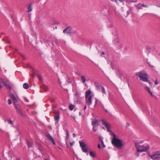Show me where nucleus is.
<instances>
[{
    "label": "nucleus",
    "instance_id": "f257e3e1",
    "mask_svg": "<svg viewBox=\"0 0 160 160\" xmlns=\"http://www.w3.org/2000/svg\"><path fill=\"white\" fill-rule=\"evenodd\" d=\"M113 138L112 140V143L115 147L118 148H121L123 146L122 141L116 137L115 135L113 133Z\"/></svg>",
    "mask_w": 160,
    "mask_h": 160
},
{
    "label": "nucleus",
    "instance_id": "f03ea898",
    "mask_svg": "<svg viewBox=\"0 0 160 160\" xmlns=\"http://www.w3.org/2000/svg\"><path fill=\"white\" fill-rule=\"evenodd\" d=\"M91 92L90 90L86 91L85 93L86 102L88 105H90L92 102V96L91 94Z\"/></svg>",
    "mask_w": 160,
    "mask_h": 160
},
{
    "label": "nucleus",
    "instance_id": "7ed1b4c3",
    "mask_svg": "<svg viewBox=\"0 0 160 160\" xmlns=\"http://www.w3.org/2000/svg\"><path fill=\"white\" fill-rule=\"evenodd\" d=\"M136 75L138 76L141 80L145 82L148 81V75L147 73L143 71H140L137 72Z\"/></svg>",
    "mask_w": 160,
    "mask_h": 160
},
{
    "label": "nucleus",
    "instance_id": "20e7f679",
    "mask_svg": "<svg viewBox=\"0 0 160 160\" xmlns=\"http://www.w3.org/2000/svg\"><path fill=\"white\" fill-rule=\"evenodd\" d=\"M136 147L138 153L145 152L149 148V146L148 145L140 146L138 144H136Z\"/></svg>",
    "mask_w": 160,
    "mask_h": 160
},
{
    "label": "nucleus",
    "instance_id": "39448f33",
    "mask_svg": "<svg viewBox=\"0 0 160 160\" xmlns=\"http://www.w3.org/2000/svg\"><path fill=\"white\" fill-rule=\"evenodd\" d=\"M149 157H150L153 160H158L160 159V151L155 152L153 154L149 155Z\"/></svg>",
    "mask_w": 160,
    "mask_h": 160
},
{
    "label": "nucleus",
    "instance_id": "423d86ee",
    "mask_svg": "<svg viewBox=\"0 0 160 160\" xmlns=\"http://www.w3.org/2000/svg\"><path fill=\"white\" fill-rule=\"evenodd\" d=\"M80 146L82 148V149L83 152L86 153L88 151V147L85 144L82 142L79 141Z\"/></svg>",
    "mask_w": 160,
    "mask_h": 160
},
{
    "label": "nucleus",
    "instance_id": "0eeeda50",
    "mask_svg": "<svg viewBox=\"0 0 160 160\" xmlns=\"http://www.w3.org/2000/svg\"><path fill=\"white\" fill-rule=\"evenodd\" d=\"M97 89L100 91L102 92V93L106 94L105 89L103 87L100 85H98L96 87Z\"/></svg>",
    "mask_w": 160,
    "mask_h": 160
},
{
    "label": "nucleus",
    "instance_id": "6e6552de",
    "mask_svg": "<svg viewBox=\"0 0 160 160\" xmlns=\"http://www.w3.org/2000/svg\"><path fill=\"white\" fill-rule=\"evenodd\" d=\"M15 108L16 110V112L17 113L19 114L21 116H23V114L22 112L17 105H15Z\"/></svg>",
    "mask_w": 160,
    "mask_h": 160
},
{
    "label": "nucleus",
    "instance_id": "1a4fd4ad",
    "mask_svg": "<svg viewBox=\"0 0 160 160\" xmlns=\"http://www.w3.org/2000/svg\"><path fill=\"white\" fill-rule=\"evenodd\" d=\"M102 124H103L107 128V130L108 132H111L110 130V126L108 123L105 121L102 120Z\"/></svg>",
    "mask_w": 160,
    "mask_h": 160
},
{
    "label": "nucleus",
    "instance_id": "9d476101",
    "mask_svg": "<svg viewBox=\"0 0 160 160\" xmlns=\"http://www.w3.org/2000/svg\"><path fill=\"white\" fill-rule=\"evenodd\" d=\"M71 30L72 28L71 27H68L64 29L63 30V32L64 33H66L67 34H68L71 33Z\"/></svg>",
    "mask_w": 160,
    "mask_h": 160
},
{
    "label": "nucleus",
    "instance_id": "9b49d317",
    "mask_svg": "<svg viewBox=\"0 0 160 160\" xmlns=\"http://www.w3.org/2000/svg\"><path fill=\"white\" fill-rule=\"evenodd\" d=\"M55 120V124H57L58 122L59 119V114L58 112H57L54 115Z\"/></svg>",
    "mask_w": 160,
    "mask_h": 160
},
{
    "label": "nucleus",
    "instance_id": "f8f14e48",
    "mask_svg": "<svg viewBox=\"0 0 160 160\" xmlns=\"http://www.w3.org/2000/svg\"><path fill=\"white\" fill-rule=\"evenodd\" d=\"M41 88L43 90L41 92H45L47 91L48 90V87L45 85L43 84L41 87Z\"/></svg>",
    "mask_w": 160,
    "mask_h": 160
},
{
    "label": "nucleus",
    "instance_id": "ddd939ff",
    "mask_svg": "<svg viewBox=\"0 0 160 160\" xmlns=\"http://www.w3.org/2000/svg\"><path fill=\"white\" fill-rule=\"evenodd\" d=\"M0 81H2V82H3L5 85L8 88L10 89H11V87L9 85V83H8V81H7L5 82L4 81V80L2 79H0Z\"/></svg>",
    "mask_w": 160,
    "mask_h": 160
},
{
    "label": "nucleus",
    "instance_id": "4468645a",
    "mask_svg": "<svg viewBox=\"0 0 160 160\" xmlns=\"http://www.w3.org/2000/svg\"><path fill=\"white\" fill-rule=\"evenodd\" d=\"M145 90H147L148 92L152 96H153V94H152V92L151 91L150 88H149L147 86H146L145 87Z\"/></svg>",
    "mask_w": 160,
    "mask_h": 160
},
{
    "label": "nucleus",
    "instance_id": "2eb2a0df",
    "mask_svg": "<svg viewBox=\"0 0 160 160\" xmlns=\"http://www.w3.org/2000/svg\"><path fill=\"white\" fill-rule=\"evenodd\" d=\"M32 4L31 3L28 6V10L27 11L28 12H31L32 10Z\"/></svg>",
    "mask_w": 160,
    "mask_h": 160
},
{
    "label": "nucleus",
    "instance_id": "dca6fc26",
    "mask_svg": "<svg viewBox=\"0 0 160 160\" xmlns=\"http://www.w3.org/2000/svg\"><path fill=\"white\" fill-rule=\"evenodd\" d=\"M81 78L82 82L83 83H85L86 81V79L85 77L83 75H82L81 76Z\"/></svg>",
    "mask_w": 160,
    "mask_h": 160
},
{
    "label": "nucleus",
    "instance_id": "f3484780",
    "mask_svg": "<svg viewBox=\"0 0 160 160\" xmlns=\"http://www.w3.org/2000/svg\"><path fill=\"white\" fill-rule=\"evenodd\" d=\"M23 87L24 88L27 89L29 88L28 85L27 83H25L23 85Z\"/></svg>",
    "mask_w": 160,
    "mask_h": 160
},
{
    "label": "nucleus",
    "instance_id": "a211bd4d",
    "mask_svg": "<svg viewBox=\"0 0 160 160\" xmlns=\"http://www.w3.org/2000/svg\"><path fill=\"white\" fill-rule=\"evenodd\" d=\"M47 137L48 138V139L51 141H53L54 139L51 136L50 134H48L47 135Z\"/></svg>",
    "mask_w": 160,
    "mask_h": 160
},
{
    "label": "nucleus",
    "instance_id": "6ab92c4d",
    "mask_svg": "<svg viewBox=\"0 0 160 160\" xmlns=\"http://www.w3.org/2000/svg\"><path fill=\"white\" fill-rule=\"evenodd\" d=\"M90 155L92 158L96 157L95 154L92 151H90L89 153Z\"/></svg>",
    "mask_w": 160,
    "mask_h": 160
},
{
    "label": "nucleus",
    "instance_id": "aec40b11",
    "mask_svg": "<svg viewBox=\"0 0 160 160\" xmlns=\"http://www.w3.org/2000/svg\"><path fill=\"white\" fill-rule=\"evenodd\" d=\"M98 123V120L96 119L93 120L92 121V125H97V124Z\"/></svg>",
    "mask_w": 160,
    "mask_h": 160
},
{
    "label": "nucleus",
    "instance_id": "412c9836",
    "mask_svg": "<svg viewBox=\"0 0 160 160\" xmlns=\"http://www.w3.org/2000/svg\"><path fill=\"white\" fill-rule=\"evenodd\" d=\"M141 5L140 3L138 4L137 5H136V7L138 10L142 9Z\"/></svg>",
    "mask_w": 160,
    "mask_h": 160
},
{
    "label": "nucleus",
    "instance_id": "4be33fe9",
    "mask_svg": "<svg viewBox=\"0 0 160 160\" xmlns=\"http://www.w3.org/2000/svg\"><path fill=\"white\" fill-rule=\"evenodd\" d=\"M93 130L94 131L96 132L97 131L98 127V125H93Z\"/></svg>",
    "mask_w": 160,
    "mask_h": 160
},
{
    "label": "nucleus",
    "instance_id": "5701e85b",
    "mask_svg": "<svg viewBox=\"0 0 160 160\" xmlns=\"http://www.w3.org/2000/svg\"><path fill=\"white\" fill-rule=\"evenodd\" d=\"M38 77L39 78V80L41 81H42L43 80L42 77L41 75L39 74L38 75Z\"/></svg>",
    "mask_w": 160,
    "mask_h": 160
},
{
    "label": "nucleus",
    "instance_id": "b1692460",
    "mask_svg": "<svg viewBox=\"0 0 160 160\" xmlns=\"http://www.w3.org/2000/svg\"><path fill=\"white\" fill-rule=\"evenodd\" d=\"M73 109V105L72 104H70L69 106V109L70 110L72 111Z\"/></svg>",
    "mask_w": 160,
    "mask_h": 160
},
{
    "label": "nucleus",
    "instance_id": "393cba45",
    "mask_svg": "<svg viewBox=\"0 0 160 160\" xmlns=\"http://www.w3.org/2000/svg\"><path fill=\"white\" fill-rule=\"evenodd\" d=\"M7 122L9 124L11 125H12L13 124V122L11 120H9V119L8 120Z\"/></svg>",
    "mask_w": 160,
    "mask_h": 160
},
{
    "label": "nucleus",
    "instance_id": "a878e982",
    "mask_svg": "<svg viewBox=\"0 0 160 160\" xmlns=\"http://www.w3.org/2000/svg\"><path fill=\"white\" fill-rule=\"evenodd\" d=\"M111 1L113 2H118V0H111ZM120 2H123L125 0H118Z\"/></svg>",
    "mask_w": 160,
    "mask_h": 160
},
{
    "label": "nucleus",
    "instance_id": "bb28decb",
    "mask_svg": "<svg viewBox=\"0 0 160 160\" xmlns=\"http://www.w3.org/2000/svg\"><path fill=\"white\" fill-rule=\"evenodd\" d=\"M12 100H13V102L14 103L15 105H16V103L18 101H17V99L16 98L12 99Z\"/></svg>",
    "mask_w": 160,
    "mask_h": 160
},
{
    "label": "nucleus",
    "instance_id": "cd10ccee",
    "mask_svg": "<svg viewBox=\"0 0 160 160\" xmlns=\"http://www.w3.org/2000/svg\"><path fill=\"white\" fill-rule=\"evenodd\" d=\"M27 143L28 146V148H30L32 147V145L31 143H30L28 142H27Z\"/></svg>",
    "mask_w": 160,
    "mask_h": 160
},
{
    "label": "nucleus",
    "instance_id": "c85d7f7f",
    "mask_svg": "<svg viewBox=\"0 0 160 160\" xmlns=\"http://www.w3.org/2000/svg\"><path fill=\"white\" fill-rule=\"evenodd\" d=\"M101 144L102 145L103 147L104 148L105 147V145L104 144V142L102 140H101Z\"/></svg>",
    "mask_w": 160,
    "mask_h": 160
},
{
    "label": "nucleus",
    "instance_id": "c756f323",
    "mask_svg": "<svg viewBox=\"0 0 160 160\" xmlns=\"http://www.w3.org/2000/svg\"><path fill=\"white\" fill-rule=\"evenodd\" d=\"M10 97H11V98L12 99H14V98H15V96L13 94H11L10 95Z\"/></svg>",
    "mask_w": 160,
    "mask_h": 160
},
{
    "label": "nucleus",
    "instance_id": "7c9ffc66",
    "mask_svg": "<svg viewBox=\"0 0 160 160\" xmlns=\"http://www.w3.org/2000/svg\"><path fill=\"white\" fill-rule=\"evenodd\" d=\"M8 104L9 105H10V104H11L12 103L11 101V100L10 99H8Z\"/></svg>",
    "mask_w": 160,
    "mask_h": 160
},
{
    "label": "nucleus",
    "instance_id": "2f4dec72",
    "mask_svg": "<svg viewBox=\"0 0 160 160\" xmlns=\"http://www.w3.org/2000/svg\"><path fill=\"white\" fill-rule=\"evenodd\" d=\"M147 62L148 63L149 65H150V66H151V67H153L154 66H152L151 64V62H148V61H147Z\"/></svg>",
    "mask_w": 160,
    "mask_h": 160
},
{
    "label": "nucleus",
    "instance_id": "473e14b6",
    "mask_svg": "<svg viewBox=\"0 0 160 160\" xmlns=\"http://www.w3.org/2000/svg\"><path fill=\"white\" fill-rule=\"evenodd\" d=\"M158 84V81L157 80V79H156L155 81V82H154V84L155 85H157Z\"/></svg>",
    "mask_w": 160,
    "mask_h": 160
},
{
    "label": "nucleus",
    "instance_id": "72a5a7b5",
    "mask_svg": "<svg viewBox=\"0 0 160 160\" xmlns=\"http://www.w3.org/2000/svg\"><path fill=\"white\" fill-rule=\"evenodd\" d=\"M141 6L142 7H145V8H147L148 7V6L143 4H142L141 5Z\"/></svg>",
    "mask_w": 160,
    "mask_h": 160
},
{
    "label": "nucleus",
    "instance_id": "f704fd0d",
    "mask_svg": "<svg viewBox=\"0 0 160 160\" xmlns=\"http://www.w3.org/2000/svg\"><path fill=\"white\" fill-rule=\"evenodd\" d=\"M74 143V142H71L70 143L71 146H72L73 145Z\"/></svg>",
    "mask_w": 160,
    "mask_h": 160
},
{
    "label": "nucleus",
    "instance_id": "c9c22d12",
    "mask_svg": "<svg viewBox=\"0 0 160 160\" xmlns=\"http://www.w3.org/2000/svg\"><path fill=\"white\" fill-rule=\"evenodd\" d=\"M0 79H2V78H0ZM2 82V81H0V82ZM2 88V86L0 84V89H1Z\"/></svg>",
    "mask_w": 160,
    "mask_h": 160
},
{
    "label": "nucleus",
    "instance_id": "e433bc0d",
    "mask_svg": "<svg viewBox=\"0 0 160 160\" xmlns=\"http://www.w3.org/2000/svg\"><path fill=\"white\" fill-rule=\"evenodd\" d=\"M67 132H66V135H67V137H69V133L68 132L67 130L66 131Z\"/></svg>",
    "mask_w": 160,
    "mask_h": 160
},
{
    "label": "nucleus",
    "instance_id": "4c0bfd02",
    "mask_svg": "<svg viewBox=\"0 0 160 160\" xmlns=\"http://www.w3.org/2000/svg\"><path fill=\"white\" fill-rule=\"evenodd\" d=\"M105 55V53L104 52H102L101 53V56L103 57Z\"/></svg>",
    "mask_w": 160,
    "mask_h": 160
},
{
    "label": "nucleus",
    "instance_id": "58836bf2",
    "mask_svg": "<svg viewBox=\"0 0 160 160\" xmlns=\"http://www.w3.org/2000/svg\"><path fill=\"white\" fill-rule=\"evenodd\" d=\"M98 147L99 149H101V147H100V145L99 144H98Z\"/></svg>",
    "mask_w": 160,
    "mask_h": 160
},
{
    "label": "nucleus",
    "instance_id": "ea45409f",
    "mask_svg": "<svg viewBox=\"0 0 160 160\" xmlns=\"http://www.w3.org/2000/svg\"><path fill=\"white\" fill-rule=\"evenodd\" d=\"M52 141V143H53V144L54 145H55V142L54 141V139L53 140V141Z\"/></svg>",
    "mask_w": 160,
    "mask_h": 160
},
{
    "label": "nucleus",
    "instance_id": "a19ab883",
    "mask_svg": "<svg viewBox=\"0 0 160 160\" xmlns=\"http://www.w3.org/2000/svg\"><path fill=\"white\" fill-rule=\"evenodd\" d=\"M72 136L73 138H75L76 137V135L75 133H73L72 134Z\"/></svg>",
    "mask_w": 160,
    "mask_h": 160
},
{
    "label": "nucleus",
    "instance_id": "79ce46f5",
    "mask_svg": "<svg viewBox=\"0 0 160 160\" xmlns=\"http://www.w3.org/2000/svg\"><path fill=\"white\" fill-rule=\"evenodd\" d=\"M86 107H86V105H85L84 106V108H83V109H84V110H85V109H86Z\"/></svg>",
    "mask_w": 160,
    "mask_h": 160
},
{
    "label": "nucleus",
    "instance_id": "37998d69",
    "mask_svg": "<svg viewBox=\"0 0 160 160\" xmlns=\"http://www.w3.org/2000/svg\"><path fill=\"white\" fill-rule=\"evenodd\" d=\"M137 157H139V154L138 153H137Z\"/></svg>",
    "mask_w": 160,
    "mask_h": 160
},
{
    "label": "nucleus",
    "instance_id": "c03bdc74",
    "mask_svg": "<svg viewBox=\"0 0 160 160\" xmlns=\"http://www.w3.org/2000/svg\"><path fill=\"white\" fill-rule=\"evenodd\" d=\"M16 160H20V159L19 158H17Z\"/></svg>",
    "mask_w": 160,
    "mask_h": 160
},
{
    "label": "nucleus",
    "instance_id": "a18cd8bd",
    "mask_svg": "<svg viewBox=\"0 0 160 160\" xmlns=\"http://www.w3.org/2000/svg\"><path fill=\"white\" fill-rule=\"evenodd\" d=\"M127 126H129V123H127Z\"/></svg>",
    "mask_w": 160,
    "mask_h": 160
},
{
    "label": "nucleus",
    "instance_id": "49530a36",
    "mask_svg": "<svg viewBox=\"0 0 160 160\" xmlns=\"http://www.w3.org/2000/svg\"><path fill=\"white\" fill-rule=\"evenodd\" d=\"M113 43H115V40H114V41H113Z\"/></svg>",
    "mask_w": 160,
    "mask_h": 160
},
{
    "label": "nucleus",
    "instance_id": "de8ad7c7",
    "mask_svg": "<svg viewBox=\"0 0 160 160\" xmlns=\"http://www.w3.org/2000/svg\"><path fill=\"white\" fill-rule=\"evenodd\" d=\"M26 100L27 101H28V99H26Z\"/></svg>",
    "mask_w": 160,
    "mask_h": 160
},
{
    "label": "nucleus",
    "instance_id": "09e8293b",
    "mask_svg": "<svg viewBox=\"0 0 160 160\" xmlns=\"http://www.w3.org/2000/svg\"><path fill=\"white\" fill-rule=\"evenodd\" d=\"M44 160H48L47 159H44Z\"/></svg>",
    "mask_w": 160,
    "mask_h": 160
},
{
    "label": "nucleus",
    "instance_id": "8fccbe9b",
    "mask_svg": "<svg viewBox=\"0 0 160 160\" xmlns=\"http://www.w3.org/2000/svg\"><path fill=\"white\" fill-rule=\"evenodd\" d=\"M55 28H56V29H57V27H56Z\"/></svg>",
    "mask_w": 160,
    "mask_h": 160
},
{
    "label": "nucleus",
    "instance_id": "3c124183",
    "mask_svg": "<svg viewBox=\"0 0 160 160\" xmlns=\"http://www.w3.org/2000/svg\"><path fill=\"white\" fill-rule=\"evenodd\" d=\"M0 160H1V159H0Z\"/></svg>",
    "mask_w": 160,
    "mask_h": 160
}]
</instances>
